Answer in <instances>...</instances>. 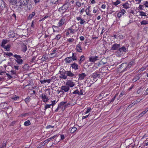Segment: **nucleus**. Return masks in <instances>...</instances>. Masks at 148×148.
I'll return each mask as SVG.
<instances>
[{
  "mask_svg": "<svg viewBox=\"0 0 148 148\" xmlns=\"http://www.w3.org/2000/svg\"><path fill=\"white\" fill-rule=\"evenodd\" d=\"M69 6V3H66L58 9V11L61 13L63 14L68 11V8Z\"/></svg>",
  "mask_w": 148,
  "mask_h": 148,
  "instance_id": "f257e3e1",
  "label": "nucleus"
},
{
  "mask_svg": "<svg viewBox=\"0 0 148 148\" xmlns=\"http://www.w3.org/2000/svg\"><path fill=\"white\" fill-rule=\"evenodd\" d=\"M29 0H19V4L17 5L18 8H23L26 5L29 3Z\"/></svg>",
  "mask_w": 148,
  "mask_h": 148,
  "instance_id": "f03ea898",
  "label": "nucleus"
},
{
  "mask_svg": "<svg viewBox=\"0 0 148 148\" xmlns=\"http://www.w3.org/2000/svg\"><path fill=\"white\" fill-rule=\"evenodd\" d=\"M14 60L18 65H21L23 63V60L21 59V56L16 54L14 55Z\"/></svg>",
  "mask_w": 148,
  "mask_h": 148,
  "instance_id": "7ed1b4c3",
  "label": "nucleus"
},
{
  "mask_svg": "<svg viewBox=\"0 0 148 148\" xmlns=\"http://www.w3.org/2000/svg\"><path fill=\"white\" fill-rule=\"evenodd\" d=\"M134 64L135 63L134 61H132L128 64H127V63H123L121 64L120 66L122 67H125V70H127L130 68L132 66H133Z\"/></svg>",
  "mask_w": 148,
  "mask_h": 148,
  "instance_id": "20e7f679",
  "label": "nucleus"
},
{
  "mask_svg": "<svg viewBox=\"0 0 148 148\" xmlns=\"http://www.w3.org/2000/svg\"><path fill=\"white\" fill-rule=\"evenodd\" d=\"M68 21V19L67 17L64 16L62 18V19L58 22V24L59 27L64 24Z\"/></svg>",
  "mask_w": 148,
  "mask_h": 148,
  "instance_id": "39448f33",
  "label": "nucleus"
},
{
  "mask_svg": "<svg viewBox=\"0 0 148 148\" xmlns=\"http://www.w3.org/2000/svg\"><path fill=\"white\" fill-rule=\"evenodd\" d=\"M66 102L62 101L58 104L57 108L55 110V112H57L59 110L61 109V110H64V106L66 103Z\"/></svg>",
  "mask_w": 148,
  "mask_h": 148,
  "instance_id": "423d86ee",
  "label": "nucleus"
},
{
  "mask_svg": "<svg viewBox=\"0 0 148 148\" xmlns=\"http://www.w3.org/2000/svg\"><path fill=\"white\" fill-rule=\"evenodd\" d=\"M60 78L63 79H67L66 71L63 70L60 71Z\"/></svg>",
  "mask_w": 148,
  "mask_h": 148,
  "instance_id": "0eeeda50",
  "label": "nucleus"
},
{
  "mask_svg": "<svg viewBox=\"0 0 148 148\" xmlns=\"http://www.w3.org/2000/svg\"><path fill=\"white\" fill-rule=\"evenodd\" d=\"M82 43L79 42L78 44L76 46L75 49L76 51L79 52L81 53L82 51V49L81 47Z\"/></svg>",
  "mask_w": 148,
  "mask_h": 148,
  "instance_id": "6e6552de",
  "label": "nucleus"
},
{
  "mask_svg": "<svg viewBox=\"0 0 148 148\" xmlns=\"http://www.w3.org/2000/svg\"><path fill=\"white\" fill-rule=\"evenodd\" d=\"M126 13V11L125 10L123 9L120 10L119 12L118 13L117 16L119 18H120L123 15Z\"/></svg>",
  "mask_w": 148,
  "mask_h": 148,
  "instance_id": "1a4fd4ad",
  "label": "nucleus"
},
{
  "mask_svg": "<svg viewBox=\"0 0 148 148\" xmlns=\"http://www.w3.org/2000/svg\"><path fill=\"white\" fill-rule=\"evenodd\" d=\"M66 85L68 86L69 87H73L75 86V83L71 80H68L66 82Z\"/></svg>",
  "mask_w": 148,
  "mask_h": 148,
  "instance_id": "9d476101",
  "label": "nucleus"
},
{
  "mask_svg": "<svg viewBox=\"0 0 148 148\" xmlns=\"http://www.w3.org/2000/svg\"><path fill=\"white\" fill-rule=\"evenodd\" d=\"M41 98L42 99V101L44 102H46L48 101L49 99L47 97L46 95L45 94H42L40 96Z\"/></svg>",
  "mask_w": 148,
  "mask_h": 148,
  "instance_id": "9b49d317",
  "label": "nucleus"
},
{
  "mask_svg": "<svg viewBox=\"0 0 148 148\" xmlns=\"http://www.w3.org/2000/svg\"><path fill=\"white\" fill-rule=\"evenodd\" d=\"M67 77H73L75 76V75L74 73H72L71 71H67Z\"/></svg>",
  "mask_w": 148,
  "mask_h": 148,
  "instance_id": "f8f14e48",
  "label": "nucleus"
},
{
  "mask_svg": "<svg viewBox=\"0 0 148 148\" xmlns=\"http://www.w3.org/2000/svg\"><path fill=\"white\" fill-rule=\"evenodd\" d=\"M99 60V57L98 56H92L90 58L89 61L91 62H94Z\"/></svg>",
  "mask_w": 148,
  "mask_h": 148,
  "instance_id": "ddd939ff",
  "label": "nucleus"
},
{
  "mask_svg": "<svg viewBox=\"0 0 148 148\" xmlns=\"http://www.w3.org/2000/svg\"><path fill=\"white\" fill-rule=\"evenodd\" d=\"M127 50V49L125 46H123L122 47L119 48L118 51V53H119V52H120V53L121 54V53H122L123 52H126Z\"/></svg>",
  "mask_w": 148,
  "mask_h": 148,
  "instance_id": "4468645a",
  "label": "nucleus"
},
{
  "mask_svg": "<svg viewBox=\"0 0 148 148\" xmlns=\"http://www.w3.org/2000/svg\"><path fill=\"white\" fill-rule=\"evenodd\" d=\"M61 89L65 92H67L69 90L70 88L67 85L62 86Z\"/></svg>",
  "mask_w": 148,
  "mask_h": 148,
  "instance_id": "2eb2a0df",
  "label": "nucleus"
},
{
  "mask_svg": "<svg viewBox=\"0 0 148 148\" xmlns=\"http://www.w3.org/2000/svg\"><path fill=\"white\" fill-rule=\"evenodd\" d=\"M70 65L72 69H74L75 70L78 69V65L76 63L74 62L73 64H71Z\"/></svg>",
  "mask_w": 148,
  "mask_h": 148,
  "instance_id": "dca6fc26",
  "label": "nucleus"
},
{
  "mask_svg": "<svg viewBox=\"0 0 148 148\" xmlns=\"http://www.w3.org/2000/svg\"><path fill=\"white\" fill-rule=\"evenodd\" d=\"M120 46V44H115L112 45L111 47V49L114 50H117L119 48Z\"/></svg>",
  "mask_w": 148,
  "mask_h": 148,
  "instance_id": "f3484780",
  "label": "nucleus"
},
{
  "mask_svg": "<svg viewBox=\"0 0 148 148\" xmlns=\"http://www.w3.org/2000/svg\"><path fill=\"white\" fill-rule=\"evenodd\" d=\"M100 77V74L98 72H95L92 74V77L93 79H97V78H99Z\"/></svg>",
  "mask_w": 148,
  "mask_h": 148,
  "instance_id": "a211bd4d",
  "label": "nucleus"
},
{
  "mask_svg": "<svg viewBox=\"0 0 148 148\" xmlns=\"http://www.w3.org/2000/svg\"><path fill=\"white\" fill-rule=\"evenodd\" d=\"M64 60L66 63H70L73 61L72 59V58L71 57L66 58L64 59Z\"/></svg>",
  "mask_w": 148,
  "mask_h": 148,
  "instance_id": "6ab92c4d",
  "label": "nucleus"
},
{
  "mask_svg": "<svg viewBox=\"0 0 148 148\" xmlns=\"http://www.w3.org/2000/svg\"><path fill=\"white\" fill-rule=\"evenodd\" d=\"M86 76V74L84 73H82L78 75L79 79L82 80Z\"/></svg>",
  "mask_w": 148,
  "mask_h": 148,
  "instance_id": "aec40b11",
  "label": "nucleus"
},
{
  "mask_svg": "<svg viewBox=\"0 0 148 148\" xmlns=\"http://www.w3.org/2000/svg\"><path fill=\"white\" fill-rule=\"evenodd\" d=\"M60 0H51L50 4H54L55 5H57Z\"/></svg>",
  "mask_w": 148,
  "mask_h": 148,
  "instance_id": "412c9836",
  "label": "nucleus"
},
{
  "mask_svg": "<svg viewBox=\"0 0 148 148\" xmlns=\"http://www.w3.org/2000/svg\"><path fill=\"white\" fill-rule=\"evenodd\" d=\"M77 130V128L74 126L73 127L70 128L69 130V131H70V132L72 134L76 132Z\"/></svg>",
  "mask_w": 148,
  "mask_h": 148,
  "instance_id": "4be33fe9",
  "label": "nucleus"
},
{
  "mask_svg": "<svg viewBox=\"0 0 148 148\" xmlns=\"http://www.w3.org/2000/svg\"><path fill=\"white\" fill-rule=\"evenodd\" d=\"M130 5L128 3H125L123 4V6L125 9H127L130 8Z\"/></svg>",
  "mask_w": 148,
  "mask_h": 148,
  "instance_id": "5701e85b",
  "label": "nucleus"
},
{
  "mask_svg": "<svg viewBox=\"0 0 148 148\" xmlns=\"http://www.w3.org/2000/svg\"><path fill=\"white\" fill-rule=\"evenodd\" d=\"M51 79H44V80H41L40 81V82L42 84H44L45 83H46L47 82V83H49L51 81Z\"/></svg>",
  "mask_w": 148,
  "mask_h": 148,
  "instance_id": "b1692460",
  "label": "nucleus"
},
{
  "mask_svg": "<svg viewBox=\"0 0 148 148\" xmlns=\"http://www.w3.org/2000/svg\"><path fill=\"white\" fill-rule=\"evenodd\" d=\"M90 7L88 6L85 12L86 13V14L88 16H91V14H90Z\"/></svg>",
  "mask_w": 148,
  "mask_h": 148,
  "instance_id": "393cba45",
  "label": "nucleus"
},
{
  "mask_svg": "<svg viewBox=\"0 0 148 148\" xmlns=\"http://www.w3.org/2000/svg\"><path fill=\"white\" fill-rule=\"evenodd\" d=\"M35 12H32L31 13L29 14V16L28 18V19L29 20L31 19L32 18L35 16Z\"/></svg>",
  "mask_w": 148,
  "mask_h": 148,
  "instance_id": "a878e982",
  "label": "nucleus"
},
{
  "mask_svg": "<svg viewBox=\"0 0 148 148\" xmlns=\"http://www.w3.org/2000/svg\"><path fill=\"white\" fill-rule=\"evenodd\" d=\"M85 59V56L82 55L80 57V59L79 60V64H81L82 62L84 61Z\"/></svg>",
  "mask_w": 148,
  "mask_h": 148,
  "instance_id": "bb28decb",
  "label": "nucleus"
},
{
  "mask_svg": "<svg viewBox=\"0 0 148 148\" xmlns=\"http://www.w3.org/2000/svg\"><path fill=\"white\" fill-rule=\"evenodd\" d=\"M140 24L141 25H146L148 24V20H143L140 22Z\"/></svg>",
  "mask_w": 148,
  "mask_h": 148,
  "instance_id": "cd10ccee",
  "label": "nucleus"
},
{
  "mask_svg": "<svg viewBox=\"0 0 148 148\" xmlns=\"http://www.w3.org/2000/svg\"><path fill=\"white\" fill-rule=\"evenodd\" d=\"M31 124V123L29 120H28L25 121L24 123V125L26 126H27Z\"/></svg>",
  "mask_w": 148,
  "mask_h": 148,
  "instance_id": "c85d7f7f",
  "label": "nucleus"
},
{
  "mask_svg": "<svg viewBox=\"0 0 148 148\" xmlns=\"http://www.w3.org/2000/svg\"><path fill=\"white\" fill-rule=\"evenodd\" d=\"M58 136L56 134L54 136L48 138L47 140H46V141H47V142H48L49 141L51 140L52 139H53L54 138H55L57 137Z\"/></svg>",
  "mask_w": 148,
  "mask_h": 148,
  "instance_id": "c756f323",
  "label": "nucleus"
},
{
  "mask_svg": "<svg viewBox=\"0 0 148 148\" xmlns=\"http://www.w3.org/2000/svg\"><path fill=\"white\" fill-rule=\"evenodd\" d=\"M68 30L70 31V33L73 34L76 32V31L75 29H73L71 27L68 28Z\"/></svg>",
  "mask_w": 148,
  "mask_h": 148,
  "instance_id": "7c9ffc66",
  "label": "nucleus"
},
{
  "mask_svg": "<svg viewBox=\"0 0 148 148\" xmlns=\"http://www.w3.org/2000/svg\"><path fill=\"white\" fill-rule=\"evenodd\" d=\"M139 15L141 16H147L146 13L142 11H139Z\"/></svg>",
  "mask_w": 148,
  "mask_h": 148,
  "instance_id": "2f4dec72",
  "label": "nucleus"
},
{
  "mask_svg": "<svg viewBox=\"0 0 148 148\" xmlns=\"http://www.w3.org/2000/svg\"><path fill=\"white\" fill-rule=\"evenodd\" d=\"M75 88H76V89L73 92H72V93L75 95L77 94L79 95V90H78L76 87H75Z\"/></svg>",
  "mask_w": 148,
  "mask_h": 148,
  "instance_id": "473e14b6",
  "label": "nucleus"
},
{
  "mask_svg": "<svg viewBox=\"0 0 148 148\" xmlns=\"http://www.w3.org/2000/svg\"><path fill=\"white\" fill-rule=\"evenodd\" d=\"M47 57H46V56L45 55H43L41 60L42 61L44 62L47 59Z\"/></svg>",
  "mask_w": 148,
  "mask_h": 148,
  "instance_id": "72a5a7b5",
  "label": "nucleus"
},
{
  "mask_svg": "<svg viewBox=\"0 0 148 148\" xmlns=\"http://www.w3.org/2000/svg\"><path fill=\"white\" fill-rule=\"evenodd\" d=\"M7 42L8 40H3L1 43L2 47L4 46L7 43Z\"/></svg>",
  "mask_w": 148,
  "mask_h": 148,
  "instance_id": "f704fd0d",
  "label": "nucleus"
},
{
  "mask_svg": "<svg viewBox=\"0 0 148 148\" xmlns=\"http://www.w3.org/2000/svg\"><path fill=\"white\" fill-rule=\"evenodd\" d=\"M10 45H7V46H4L3 47L5 49H6V50L8 51L10 50Z\"/></svg>",
  "mask_w": 148,
  "mask_h": 148,
  "instance_id": "c9c22d12",
  "label": "nucleus"
},
{
  "mask_svg": "<svg viewBox=\"0 0 148 148\" xmlns=\"http://www.w3.org/2000/svg\"><path fill=\"white\" fill-rule=\"evenodd\" d=\"M58 101H56V100H54L51 101V104H50L51 106H52V108L56 104Z\"/></svg>",
  "mask_w": 148,
  "mask_h": 148,
  "instance_id": "e433bc0d",
  "label": "nucleus"
},
{
  "mask_svg": "<svg viewBox=\"0 0 148 148\" xmlns=\"http://www.w3.org/2000/svg\"><path fill=\"white\" fill-rule=\"evenodd\" d=\"M140 78V77L138 76H135L134 78L132 80V82H135L137 81V80L139 79Z\"/></svg>",
  "mask_w": 148,
  "mask_h": 148,
  "instance_id": "4c0bfd02",
  "label": "nucleus"
},
{
  "mask_svg": "<svg viewBox=\"0 0 148 148\" xmlns=\"http://www.w3.org/2000/svg\"><path fill=\"white\" fill-rule=\"evenodd\" d=\"M9 1L12 5H14L17 3V0H9Z\"/></svg>",
  "mask_w": 148,
  "mask_h": 148,
  "instance_id": "58836bf2",
  "label": "nucleus"
},
{
  "mask_svg": "<svg viewBox=\"0 0 148 148\" xmlns=\"http://www.w3.org/2000/svg\"><path fill=\"white\" fill-rule=\"evenodd\" d=\"M75 4L79 7H80L81 6V3L80 2L79 0H76Z\"/></svg>",
  "mask_w": 148,
  "mask_h": 148,
  "instance_id": "ea45409f",
  "label": "nucleus"
},
{
  "mask_svg": "<svg viewBox=\"0 0 148 148\" xmlns=\"http://www.w3.org/2000/svg\"><path fill=\"white\" fill-rule=\"evenodd\" d=\"M71 57L72 58V59L73 61L76 60L77 59L76 56V55H75L73 53H72V57Z\"/></svg>",
  "mask_w": 148,
  "mask_h": 148,
  "instance_id": "a19ab883",
  "label": "nucleus"
},
{
  "mask_svg": "<svg viewBox=\"0 0 148 148\" xmlns=\"http://www.w3.org/2000/svg\"><path fill=\"white\" fill-rule=\"evenodd\" d=\"M61 36H62L61 34H58L56 36L54 39L55 40H58L60 38Z\"/></svg>",
  "mask_w": 148,
  "mask_h": 148,
  "instance_id": "79ce46f5",
  "label": "nucleus"
},
{
  "mask_svg": "<svg viewBox=\"0 0 148 148\" xmlns=\"http://www.w3.org/2000/svg\"><path fill=\"white\" fill-rule=\"evenodd\" d=\"M120 3V2L119 0H117L116 2H113L112 4L113 5L116 6L117 5Z\"/></svg>",
  "mask_w": 148,
  "mask_h": 148,
  "instance_id": "37998d69",
  "label": "nucleus"
},
{
  "mask_svg": "<svg viewBox=\"0 0 148 148\" xmlns=\"http://www.w3.org/2000/svg\"><path fill=\"white\" fill-rule=\"evenodd\" d=\"M54 28H58V27L56 26L55 25H53L52 26V28L53 29V33L54 32H58V30H55Z\"/></svg>",
  "mask_w": 148,
  "mask_h": 148,
  "instance_id": "c03bdc74",
  "label": "nucleus"
},
{
  "mask_svg": "<svg viewBox=\"0 0 148 148\" xmlns=\"http://www.w3.org/2000/svg\"><path fill=\"white\" fill-rule=\"evenodd\" d=\"M5 55H6L8 56H13V54L11 52H5L4 53Z\"/></svg>",
  "mask_w": 148,
  "mask_h": 148,
  "instance_id": "a18cd8bd",
  "label": "nucleus"
},
{
  "mask_svg": "<svg viewBox=\"0 0 148 148\" xmlns=\"http://www.w3.org/2000/svg\"><path fill=\"white\" fill-rule=\"evenodd\" d=\"M27 47L26 46L24 45H23L22 46V50L24 52H25L26 50H27Z\"/></svg>",
  "mask_w": 148,
  "mask_h": 148,
  "instance_id": "49530a36",
  "label": "nucleus"
},
{
  "mask_svg": "<svg viewBox=\"0 0 148 148\" xmlns=\"http://www.w3.org/2000/svg\"><path fill=\"white\" fill-rule=\"evenodd\" d=\"M91 110V108H88L87 109V110L86 112H85V114H87L89 113V112H90Z\"/></svg>",
  "mask_w": 148,
  "mask_h": 148,
  "instance_id": "de8ad7c7",
  "label": "nucleus"
},
{
  "mask_svg": "<svg viewBox=\"0 0 148 148\" xmlns=\"http://www.w3.org/2000/svg\"><path fill=\"white\" fill-rule=\"evenodd\" d=\"M142 0H133V1L136 3V4H139L141 1Z\"/></svg>",
  "mask_w": 148,
  "mask_h": 148,
  "instance_id": "09e8293b",
  "label": "nucleus"
},
{
  "mask_svg": "<svg viewBox=\"0 0 148 148\" xmlns=\"http://www.w3.org/2000/svg\"><path fill=\"white\" fill-rule=\"evenodd\" d=\"M51 106V104H46L45 107V109H44L45 110H46L47 109L49 108H50Z\"/></svg>",
  "mask_w": 148,
  "mask_h": 148,
  "instance_id": "8fccbe9b",
  "label": "nucleus"
},
{
  "mask_svg": "<svg viewBox=\"0 0 148 148\" xmlns=\"http://www.w3.org/2000/svg\"><path fill=\"white\" fill-rule=\"evenodd\" d=\"M10 72L12 75H16V70L12 69Z\"/></svg>",
  "mask_w": 148,
  "mask_h": 148,
  "instance_id": "3c124183",
  "label": "nucleus"
},
{
  "mask_svg": "<svg viewBox=\"0 0 148 148\" xmlns=\"http://www.w3.org/2000/svg\"><path fill=\"white\" fill-rule=\"evenodd\" d=\"M118 94L116 93L114 96V98L111 99L110 100V102H113L115 99L116 98V97L118 95Z\"/></svg>",
  "mask_w": 148,
  "mask_h": 148,
  "instance_id": "603ef678",
  "label": "nucleus"
},
{
  "mask_svg": "<svg viewBox=\"0 0 148 148\" xmlns=\"http://www.w3.org/2000/svg\"><path fill=\"white\" fill-rule=\"evenodd\" d=\"M68 41L69 42H73L74 41V39L73 38H69L68 39Z\"/></svg>",
  "mask_w": 148,
  "mask_h": 148,
  "instance_id": "864d4df0",
  "label": "nucleus"
},
{
  "mask_svg": "<svg viewBox=\"0 0 148 148\" xmlns=\"http://www.w3.org/2000/svg\"><path fill=\"white\" fill-rule=\"evenodd\" d=\"M4 3L5 2L3 1L1 2V3H2V4L1 5V7H2V8H5V5Z\"/></svg>",
  "mask_w": 148,
  "mask_h": 148,
  "instance_id": "5fc2aeb1",
  "label": "nucleus"
},
{
  "mask_svg": "<svg viewBox=\"0 0 148 148\" xmlns=\"http://www.w3.org/2000/svg\"><path fill=\"white\" fill-rule=\"evenodd\" d=\"M80 22H79V23L81 24H83L85 22V21L82 18V20H80Z\"/></svg>",
  "mask_w": 148,
  "mask_h": 148,
  "instance_id": "6e6d98bb",
  "label": "nucleus"
},
{
  "mask_svg": "<svg viewBox=\"0 0 148 148\" xmlns=\"http://www.w3.org/2000/svg\"><path fill=\"white\" fill-rule=\"evenodd\" d=\"M14 69L15 70H18L19 69V66H18L14 65Z\"/></svg>",
  "mask_w": 148,
  "mask_h": 148,
  "instance_id": "4d7b16f0",
  "label": "nucleus"
},
{
  "mask_svg": "<svg viewBox=\"0 0 148 148\" xmlns=\"http://www.w3.org/2000/svg\"><path fill=\"white\" fill-rule=\"evenodd\" d=\"M144 4L145 5L146 7L148 8V1H146L145 3Z\"/></svg>",
  "mask_w": 148,
  "mask_h": 148,
  "instance_id": "13d9d810",
  "label": "nucleus"
},
{
  "mask_svg": "<svg viewBox=\"0 0 148 148\" xmlns=\"http://www.w3.org/2000/svg\"><path fill=\"white\" fill-rule=\"evenodd\" d=\"M29 97L26 98L25 100V101L26 103H27L29 102Z\"/></svg>",
  "mask_w": 148,
  "mask_h": 148,
  "instance_id": "bf43d9fd",
  "label": "nucleus"
},
{
  "mask_svg": "<svg viewBox=\"0 0 148 148\" xmlns=\"http://www.w3.org/2000/svg\"><path fill=\"white\" fill-rule=\"evenodd\" d=\"M82 18L81 16L77 17L76 18V19L78 21H80V20H82Z\"/></svg>",
  "mask_w": 148,
  "mask_h": 148,
  "instance_id": "052dcab7",
  "label": "nucleus"
},
{
  "mask_svg": "<svg viewBox=\"0 0 148 148\" xmlns=\"http://www.w3.org/2000/svg\"><path fill=\"white\" fill-rule=\"evenodd\" d=\"M49 17L48 15H46L41 20H40V21H44L45 19Z\"/></svg>",
  "mask_w": 148,
  "mask_h": 148,
  "instance_id": "680f3d73",
  "label": "nucleus"
},
{
  "mask_svg": "<svg viewBox=\"0 0 148 148\" xmlns=\"http://www.w3.org/2000/svg\"><path fill=\"white\" fill-rule=\"evenodd\" d=\"M80 40L82 41L84 40V36H82L79 37Z\"/></svg>",
  "mask_w": 148,
  "mask_h": 148,
  "instance_id": "e2e57ef3",
  "label": "nucleus"
},
{
  "mask_svg": "<svg viewBox=\"0 0 148 148\" xmlns=\"http://www.w3.org/2000/svg\"><path fill=\"white\" fill-rule=\"evenodd\" d=\"M54 127L52 125H48L46 127L47 129H48L50 128H53Z\"/></svg>",
  "mask_w": 148,
  "mask_h": 148,
  "instance_id": "0e129e2a",
  "label": "nucleus"
},
{
  "mask_svg": "<svg viewBox=\"0 0 148 148\" xmlns=\"http://www.w3.org/2000/svg\"><path fill=\"white\" fill-rule=\"evenodd\" d=\"M106 8V5L105 4H103L102 5L101 8L103 9H105Z\"/></svg>",
  "mask_w": 148,
  "mask_h": 148,
  "instance_id": "69168bd1",
  "label": "nucleus"
},
{
  "mask_svg": "<svg viewBox=\"0 0 148 148\" xmlns=\"http://www.w3.org/2000/svg\"><path fill=\"white\" fill-rule=\"evenodd\" d=\"M83 95L82 90L80 89V91H79V95Z\"/></svg>",
  "mask_w": 148,
  "mask_h": 148,
  "instance_id": "338daca9",
  "label": "nucleus"
},
{
  "mask_svg": "<svg viewBox=\"0 0 148 148\" xmlns=\"http://www.w3.org/2000/svg\"><path fill=\"white\" fill-rule=\"evenodd\" d=\"M144 114L143 112L141 113H140L139 115H138V116L139 117H140L142 116Z\"/></svg>",
  "mask_w": 148,
  "mask_h": 148,
  "instance_id": "774afa93",
  "label": "nucleus"
}]
</instances>
